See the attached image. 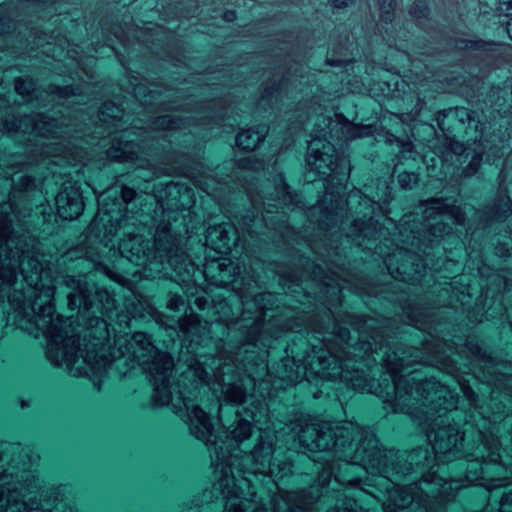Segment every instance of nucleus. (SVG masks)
I'll list each match as a JSON object with an SVG mask.
<instances>
[{
    "mask_svg": "<svg viewBox=\"0 0 512 512\" xmlns=\"http://www.w3.org/2000/svg\"><path fill=\"white\" fill-rule=\"evenodd\" d=\"M271 297L270 293H259L254 297L259 314L255 316L253 333L247 338V347L257 348L258 343L265 346L259 330L260 317L268 309L262 303ZM244 352L247 354L242 359L246 378L241 380L240 385L226 388V402L245 404L241 410L236 411L239 420L232 434L237 441L250 436L252 424L263 431L251 453L256 465L254 473L267 474L275 482L292 473L291 455L282 456L281 445H278L286 434L287 449L307 454L319 472L308 492L279 491L271 500L272 512H318L319 505L327 504L330 499L336 501L337 496L340 498L353 489L362 480V473L381 471L383 450L372 430L351 421L308 424L298 420L279 430L273 425L275 435L272 436L270 427L265 425L271 421L265 399H271L278 390H284L302 380L311 382L320 378L339 380L354 390L375 394L394 410V381L403 379L404 375L400 373L420 358V351L411 349L408 357L405 352L397 350L393 356L387 354L382 359L392 379V385L386 388L368 378L358 366H350L348 361H343L330 348L314 347L303 362L294 357H285L271 368L266 363V353L256 356L248 348ZM253 512L269 511L258 507Z\"/></svg>",
    "mask_w": 512,
    "mask_h": 512,
    "instance_id": "1",
    "label": "nucleus"
},
{
    "mask_svg": "<svg viewBox=\"0 0 512 512\" xmlns=\"http://www.w3.org/2000/svg\"><path fill=\"white\" fill-rule=\"evenodd\" d=\"M22 240L12 235L11 225L0 220V302L7 299V325L14 326L35 338L46 339V357L57 367H64L75 377H92L114 366L121 375L140 368L147 373L153 386L155 406L171 404L175 413L185 410L191 434L207 446L211 466L218 476L219 489L224 477L222 440L209 415L194 399L211 391L221 408L224 382L222 359L214 356L195 358L173 387L174 361L159 351L151 337L143 332L129 335L113 328L110 343L109 324L103 318L89 319L80 336L74 334L70 318L57 315L53 298L55 279L49 263L38 255L22 250Z\"/></svg>",
    "mask_w": 512,
    "mask_h": 512,
    "instance_id": "2",
    "label": "nucleus"
},
{
    "mask_svg": "<svg viewBox=\"0 0 512 512\" xmlns=\"http://www.w3.org/2000/svg\"><path fill=\"white\" fill-rule=\"evenodd\" d=\"M334 116V119L330 116L317 118L308 145L307 166L310 171L327 178L324 200L313 207V212H321L318 219L321 227L328 229L339 226L344 230L345 208L358 202V212L363 214V217L353 220L352 230L347 236L377 239L383 235L382 231L377 229L378 217L387 213L386 205L390 202L391 190L384 182L381 190L373 198L362 195L357 190L343 199L340 193L349 178V160L343 153H338L331 143V140L348 141L368 136L372 132L371 127L353 124L340 114Z\"/></svg>",
    "mask_w": 512,
    "mask_h": 512,
    "instance_id": "3",
    "label": "nucleus"
},
{
    "mask_svg": "<svg viewBox=\"0 0 512 512\" xmlns=\"http://www.w3.org/2000/svg\"><path fill=\"white\" fill-rule=\"evenodd\" d=\"M154 248L150 247V241L138 234H128L119 243V252L122 257L130 262L144 266L145 271L160 274L165 265L169 266L179 276L190 275L193 265L188 256L175 245L168 232H157L154 240Z\"/></svg>",
    "mask_w": 512,
    "mask_h": 512,
    "instance_id": "4",
    "label": "nucleus"
},
{
    "mask_svg": "<svg viewBox=\"0 0 512 512\" xmlns=\"http://www.w3.org/2000/svg\"><path fill=\"white\" fill-rule=\"evenodd\" d=\"M423 220V228L429 236L442 238L452 230L447 221L463 225L465 214L459 206L447 203L442 199H432L426 203Z\"/></svg>",
    "mask_w": 512,
    "mask_h": 512,
    "instance_id": "5",
    "label": "nucleus"
},
{
    "mask_svg": "<svg viewBox=\"0 0 512 512\" xmlns=\"http://www.w3.org/2000/svg\"><path fill=\"white\" fill-rule=\"evenodd\" d=\"M58 215L64 220H73L79 217L84 210L79 187L75 185L64 186L55 198Z\"/></svg>",
    "mask_w": 512,
    "mask_h": 512,
    "instance_id": "6",
    "label": "nucleus"
},
{
    "mask_svg": "<svg viewBox=\"0 0 512 512\" xmlns=\"http://www.w3.org/2000/svg\"><path fill=\"white\" fill-rule=\"evenodd\" d=\"M63 281L72 290L67 296L71 310H78L85 315L94 308L95 304L90 300L91 291L82 277L66 276Z\"/></svg>",
    "mask_w": 512,
    "mask_h": 512,
    "instance_id": "7",
    "label": "nucleus"
},
{
    "mask_svg": "<svg viewBox=\"0 0 512 512\" xmlns=\"http://www.w3.org/2000/svg\"><path fill=\"white\" fill-rule=\"evenodd\" d=\"M131 130H125L107 151V156L118 162H134L138 159L140 146L134 140L129 139Z\"/></svg>",
    "mask_w": 512,
    "mask_h": 512,
    "instance_id": "8",
    "label": "nucleus"
},
{
    "mask_svg": "<svg viewBox=\"0 0 512 512\" xmlns=\"http://www.w3.org/2000/svg\"><path fill=\"white\" fill-rule=\"evenodd\" d=\"M491 107L501 116L512 114V80L503 88H494L489 95Z\"/></svg>",
    "mask_w": 512,
    "mask_h": 512,
    "instance_id": "9",
    "label": "nucleus"
},
{
    "mask_svg": "<svg viewBox=\"0 0 512 512\" xmlns=\"http://www.w3.org/2000/svg\"><path fill=\"white\" fill-rule=\"evenodd\" d=\"M267 132L268 129L265 125H257L255 128L238 133L236 143L243 150H254L264 140Z\"/></svg>",
    "mask_w": 512,
    "mask_h": 512,
    "instance_id": "10",
    "label": "nucleus"
},
{
    "mask_svg": "<svg viewBox=\"0 0 512 512\" xmlns=\"http://www.w3.org/2000/svg\"><path fill=\"white\" fill-rule=\"evenodd\" d=\"M276 196L279 205L286 207H298L300 204L299 195L290 191L280 175L276 185Z\"/></svg>",
    "mask_w": 512,
    "mask_h": 512,
    "instance_id": "11",
    "label": "nucleus"
},
{
    "mask_svg": "<svg viewBox=\"0 0 512 512\" xmlns=\"http://www.w3.org/2000/svg\"><path fill=\"white\" fill-rule=\"evenodd\" d=\"M96 300L100 303V306H96L97 310H100L102 316L112 319L114 310L116 309V301L112 295L106 290H98L95 293Z\"/></svg>",
    "mask_w": 512,
    "mask_h": 512,
    "instance_id": "12",
    "label": "nucleus"
},
{
    "mask_svg": "<svg viewBox=\"0 0 512 512\" xmlns=\"http://www.w3.org/2000/svg\"><path fill=\"white\" fill-rule=\"evenodd\" d=\"M224 228L219 225L217 227H209L205 236L206 245L216 252H221L224 248Z\"/></svg>",
    "mask_w": 512,
    "mask_h": 512,
    "instance_id": "13",
    "label": "nucleus"
},
{
    "mask_svg": "<svg viewBox=\"0 0 512 512\" xmlns=\"http://www.w3.org/2000/svg\"><path fill=\"white\" fill-rule=\"evenodd\" d=\"M512 211V202L510 198L506 195L501 196L498 200V203L495 205L492 218L495 221H501L508 217V215Z\"/></svg>",
    "mask_w": 512,
    "mask_h": 512,
    "instance_id": "14",
    "label": "nucleus"
},
{
    "mask_svg": "<svg viewBox=\"0 0 512 512\" xmlns=\"http://www.w3.org/2000/svg\"><path fill=\"white\" fill-rule=\"evenodd\" d=\"M417 181V175L412 172H403L398 175V182L404 189H412Z\"/></svg>",
    "mask_w": 512,
    "mask_h": 512,
    "instance_id": "15",
    "label": "nucleus"
},
{
    "mask_svg": "<svg viewBox=\"0 0 512 512\" xmlns=\"http://www.w3.org/2000/svg\"><path fill=\"white\" fill-rule=\"evenodd\" d=\"M379 4L384 21H391V12L396 6L395 0H379Z\"/></svg>",
    "mask_w": 512,
    "mask_h": 512,
    "instance_id": "16",
    "label": "nucleus"
},
{
    "mask_svg": "<svg viewBox=\"0 0 512 512\" xmlns=\"http://www.w3.org/2000/svg\"><path fill=\"white\" fill-rule=\"evenodd\" d=\"M31 88H32V84L27 79L18 78L15 81V89H16L17 93L20 95H23V96L29 95Z\"/></svg>",
    "mask_w": 512,
    "mask_h": 512,
    "instance_id": "17",
    "label": "nucleus"
},
{
    "mask_svg": "<svg viewBox=\"0 0 512 512\" xmlns=\"http://www.w3.org/2000/svg\"><path fill=\"white\" fill-rule=\"evenodd\" d=\"M482 159H483V154L474 155L470 164L467 166V168L465 170V174L472 175V174L476 173Z\"/></svg>",
    "mask_w": 512,
    "mask_h": 512,
    "instance_id": "18",
    "label": "nucleus"
},
{
    "mask_svg": "<svg viewBox=\"0 0 512 512\" xmlns=\"http://www.w3.org/2000/svg\"><path fill=\"white\" fill-rule=\"evenodd\" d=\"M184 305V300L179 295H171L168 302L167 308L170 310L178 311L180 307Z\"/></svg>",
    "mask_w": 512,
    "mask_h": 512,
    "instance_id": "19",
    "label": "nucleus"
},
{
    "mask_svg": "<svg viewBox=\"0 0 512 512\" xmlns=\"http://www.w3.org/2000/svg\"><path fill=\"white\" fill-rule=\"evenodd\" d=\"M503 147L497 148V147H491L490 152L485 154L486 161L489 163H495L497 158H500L504 155Z\"/></svg>",
    "mask_w": 512,
    "mask_h": 512,
    "instance_id": "20",
    "label": "nucleus"
},
{
    "mask_svg": "<svg viewBox=\"0 0 512 512\" xmlns=\"http://www.w3.org/2000/svg\"><path fill=\"white\" fill-rule=\"evenodd\" d=\"M135 194L136 193L133 189L126 188V187L122 189V198L127 203L134 199Z\"/></svg>",
    "mask_w": 512,
    "mask_h": 512,
    "instance_id": "21",
    "label": "nucleus"
},
{
    "mask_svg": "<svg viewBox=\"0 0 512 512\" xmlns=\"http://www.w3.org/2000/svg\"><path fill=\"white\" fill-rule=\"evenodd\" d=\"M450 355H447L445 353H438L433 356V359L429 360L428 362L430 364H440V363H444L446 361V359L449 357Z\"/></svg>",
    "mask_w": 512,
    "mask_h": 512,
    "instance_id": "22",
    "label": "nucleus"
},
{
    "mask_svg": "<svg viewBox=\"0 0 512 512\" xmlns=\"http://www.w3.org/2000/svg\"><path fill=\"white\" fill-rule=\"evenodd\" d=\"M34 185V179L30 176H22L20 179V186L24 189H29Z\"/></svg>",
    "mask_w": 512,
    "mask_h": 512,
    "instance_id": "23",
    "label": "nucleus"
},
{
    "mask_svg": "<svg viewBox=\"0 0 512 512\" xmlns=\"http://www.w3.org/2000/svg\"><path fill=\"white\" fill-rule=\"evenodd\" d=\"M352 0H333L332 4L336 8L347 6Z\"/></svg>",
    "mask_w": 512,
    "mask_h": 512,
    "instance_id": "24",
    "label": "nucleus"
},
{
    "mask_svg": "<svg viewBox=\"0 0 512 512\" xmlns=\"http://www.w3.org/2000/svg\"><path fill=\"white\" fill-rule=\"evenodd\" d=\"M339 338L341 342H346L348 339V331L346 329L339 331Z\"/></svg>",
    "mask_w": 512,
    "mask_h": 512,
    "instance_id": "25",
    "label": "nucleus"
},
{
    "mask_svg": "<svg viewBox=\"0 0 512 512\" xmlns=\"http://www.w3.org/2000/svg\"><path fill=\"white\" fill-rule=\"evenodd\" d=\"M234 17H235L234 12H229L226 10V15H225L226 22L232 21L234 19Z\"/></svg>",
    "mask_w": 512,
    "mask_h": 512,
    "instance_id": "26",
    "label": "nucleus"
},
{
    "mask_svg": "<svg viewBox=\"0 0 512 512\" xmlns=\"http://www.w3.org/2000/svg\"><path fill=\"white\" fill-rule=\"evenodd\" d=\"M33 130L37 131L39 134H42V135L46 136V133H44V132L42 133L41 132V129L39 128L38 123H35V125L33 127Z\"/></svg>",
    "mask_w": 512,
    "mask_h": 512,
    "instance_id": "27",
    "label": "nucleus"
},
{
    "mask_svg": "<svg viewBox=\"0 0 512 512\" xmlns=\"http://www.w3.org/2000/svg\"><path fill=\"white\" fill-rule=\"evenodd\" d=\"M160 121H161V125L166 124V123H167V124H168V123H170L169 118H168V117H166V116H165V117H162V118L160 119Z\"/></svg>",
    "mask_w": 512,
    "mask_h": 512,
    "instance_id": "28",
    "label": "nucleus"
},
{
    "mask_svg": "<svg viewBox=\"0 0 512 512\" xmlns=\"http://www.w3.org/2000/svg\"><path fill=\"white\" fill-rule=\"evenodd\" d=\"M225 487H226V505H227L228 504V493H229V491H228V483L227 482L225 484Z\"/></svg>",
    "mask_w": 512,
    "mask_h": 512,
    "instance_id": "29",
    "label": "nucleus"
},
{
    "mask_svg": "<svg viewBox=\"0 0 512 512\" xmlns=\"http://www.w3.org/2000/svg\"><path fill=\"white\" fill-rule=\"evenodd\" d=\"M239 508H240V512H245V510H246L244 507V504L242 502L239 504Z\"/></svg>",
    "mask_w": 512,
    "mask_h": 512,
    "instance_id": "30",
    "label": "nucleus"
},
{
    "mask_svg": "<svg viewBox=\"0 0 512 512\" xmlns=\"http://www.w3.org/2000/svg\"><path fill=\"white\" fill-rule=\"evenodd\" d=\"M279 89H280V88H279V86H277V87L275 88V94H276V95H275V98H277V97H278V95H279Z\"/></svg>",
    "mask_w": 512,
    "mask_h": 512,
    "instance_id": "31",
    "label": "nucleus"
},
{
    "mask_svg": "<svg viewBox=\"0 0 512 512\" xmlns=\"http://www.w3.org/2000/svg\"><path fill=\"white\" fill-rule=\"evenodd\" d=\"M274 96H271V95H264L263 98L264 99H267V100H270L272 99Z\"/></svg>",
    "mask_w": 512,
    "mask_h": 512,
    "instance_id": "32",
    "label": "nucleus"
},
{
    "mask_svg": "<svg viewBox=\"0 0 512 512\" xmlns=\"http://www.w3.org/2000/svg\"><path fill=\"white\" fill-rule=\"evenodd\" d=\"M225 359H226V361L228 360V355H227V354H226V356H225Z\"/></svg>",
    "mask_w": 512,
    "mask_h": 512,
    "instance_id": "33",
    "label": "nucleus"
}]
</instances>
